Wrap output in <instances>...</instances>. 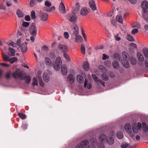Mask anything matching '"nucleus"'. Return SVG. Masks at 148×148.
I'll use <instances>...</instances> for the list:
<instances>
[{
	"mask_svg": "<svg viewBox=\"0 0 148 148\" xmlns=\"http://www.w3.org/2000/svg\"><path fill=\"white\" fill-rule=\"evenodd\" d=\"M2 57L3 60L5 62L9 61V56L7 55H6L3 53H2Z\"/></svg>",
	"mask_w": 148,
	"mask_h": 148,
	"instance_id": "nucleus-32",
	"label": "nucleus"
},
{
	"mask_svg": "<svg viewBox=\"0 0 148 148\" xmlns=\"http://www.w3.org/2000/svg\"><path fill=\"white\" fill-rule=\"evenodd\" d=\"M127 39L128 40L130 41H134V39L133 38V37L130 34L127 35Z\"/></svg>",
	"mask_w": 148,
	"mask_h": 148,
	"instance_id": "nucleus-39",
	"label": "nucleus"
},
{
	"mask_svg": "<svg viewBox=\"0 0 148 148\" xmlns=\"http://www.w3.org/2000/svg\"><path fill=\"white\" fill-rule=\"evenodd\" d=\"M109 56L105 54L103 55L102 59L103 60H105L106 59H108Z\"/></svg>",
	"mask_w": 148,
	"mask_h": 148,
	"instance_id": "nucleus-62",
	"label": "nucleus"
},
{
	"mask_svg": "<svg viewBox=\"0 0 148 148\" xmlns=\"http://www.w3.org/2000/svg\"><path fill=\"white\" fill-rule=\"evenodd\" d=\"M109 75L110 77L112 78H113L115 77L114 73L112 72H110L109 73Z\"/></svg>",
	"mask_w": 148,
	"mask_h": 148,
	"instance_id": "nucleus-63",
	"label": "nucleus"
},
{
	"mask_svg": "<svg viewBox=\"0 0 148 148\" xmlns=\"http://www.w3.org/2000/svg\"><path fill=\"white\" fill-rule=\"evenodd\" d=\"M77 81L80 83H82L84 81L83 78L81 75H78L77 77Z\"/></svg>",
	"mask_w": 148,
	"mask_h": 148,
	"instance_id": "nucleus-24",
	"label": "nucleus"
},
{
	"mask_svg": "<svg viewBox=\"0 0 148 148\" xmlns=\"http://www.w3.org/2000/svg\"><path fill=\"white\" fill-rule=\"evenodd\" d=\"M83 67L85 70L88 71L89 69V64L87 62H84L83 64Z\"/></svg>",
	"mask_w": 148,
	"mask_h": 148,
	"instance_id": "nucleus-17",
	"label": "nucleus"
},
{
	"mask_svg": "<svg viewBox=\"0 0 148 148\" xmlns=\"http://www.w3.org/2000/svg\"><path fill=\"white\" fill-rule=\"evenodd\" d=\"M121 147L122 148H130L131 147L129 144L124 143L121 145Z\"/></svg>",
	"mask_w": 148,
	"mask_h": 148,
	"instance_id": "nucleus-35",
	"label": "nucleus"
},
{
	"mask_svg": "<svg viewBox=\"0 0 148 148\" xmlns=\"http://www.w3.org/2000/svg\"><path fill=\"white\" fill-rule=\"evenodd\" d=\"M125 128L126 131L130 134V136L133 137L134 136V134L132 133V127L129 124H126L125 126Z\"/></svg>",
	"mask_w": 148,
	"mask_h": 148,
	"instance_id": "nucleus-5",
	"label": "nucleus"
},
{
	"mask_svg": "<svg viewBox=\"0 0 148 148\" xmlns=\"http://www.w3.org/2000/svg\"><path fill=\"white\" fill-rule=\"evenodd\" d=\"M25 19L27 21H29L30 20V17L29 15H26L25 17Z\"/></svg>",
	"mask_w": 148,
	"mask_h": 148,
	"instance_id": "nucleus-64",
	"label": "nucleus"
},
{
	"mask_svg": "<svg viewBox=\"0 0 148 148\" xmlns=\"http://www.w3.org/2000/svg\"><path fill=\"white\" fill-rule=\"evenodd\" d=\"M67 80L70 84H73L75 81V78L72 74H69L67 77Z\"/></svg>",
	"mask_w": 148,
	"mask_h": 148,
	"instance_id": "nucleus-11",
	"label": "nucleus"
},
{
	"mask_svg": "<svg viewBox=\"0 0 148 148\" xmlns=\"http://www.w3.org/2000/svg\"><path fill=\"white\" fill-rule=\"evenodd\" d=\"M33 85H37L38 84V81L35 77H34L33 79Z\"/></svg>",
	"mask_w": 148,
	"mask_h": 148,
	"instance_id": "nucleus-45",
	"label": "nucleus"
},
{
	"mask_svg": "<svg viewBox=\"0 0 148 148\" xmlns=\"http://www.w3.org/2000/svg\"><path fill=\"white\" fill-rule=\"evenodd\" d=\"M76 13L73 14V15L68 16L67 17V19L72 23H74L77 21V17L75 15Z\"/></svg>",
	"mask_w": 148,
	"mask_h": 148,
	"instance_id": "nucleus-6",
	"label": "nucleus"
},
{
	"mask_svg": "<svg viewBox=\"0 0 148 148\" xmlns=\"http://www.w3.org/2000/svg\"><path fill=\"white\" fill-rule=\"evenodd\" d=\"M21 42V39L20 38L18 39L16 41V43L18 45V46H19V47H21V46L20 44Z\"/></svg>",
	"mask_w": 148,
	"mask_h": 148,
	"instance_id": "nucleus-61",
	"label": "nucleus"
},
{
	"mask_svg": "<svg viewBox=\"0 0 148 148\" xmlns=\"http://www.w3.org/2000/svg\"><path fill=\"white\" fill-rule=\"evenodd\" d=\"M6 9V7L5 5L3 4H1L0 5V10H5Z\"/></svg>",
	"mask_w": 148,
	"mask_h": 148,
	"instance_id": "nucleus-55",
	"label": "nucleus"
},
{
	"mask_svg": "<svg viewBox=\"0 0 148 148\" xmlns=\"http://www.w3.org/2000/svg\"><path fill=\"white\" fill-rule=\"evenodd\" d=\"M104 64L106 66L109 67L111 66V64L110 62L109 61H106L104 62Z\"/></svg>",
	"mask_w": 148,
	"mask_h": 148,
	"instance_id": "nucleus-43",
	"label": "nucleus"
},
{
	"mask_svg": "<svg viewBox=\"0 0 148 148\" xmlns=\"http://www.w3.org/2000/svg\"><path fill=\"white\" fill-rule=\"evenodd\" d=\"M22 25L24 27H26L29 26V23L26 22H23V23Z\"/></svg>",
	"mask_w": 148,
	"mask_h": 148,
	"instance_id": "nucleus-57",
	"label": "nucleus"
},
{
	"mask_svg": "<svg viewBox=\"0 0 148 148\" xmlns=\"http://www.w3.org/2000/svg\"><path fill=\"white\" fill-rule=\"evenodd\" d=\"M61 72L63 75H65L67 73V69L66 66L65 65H63L61 66Z\"/></svg>",
	"mask_w": 148,
	"mask_h": 148,
	"instance_id": "nucleus-13",
	"label": "nucleus"
},
{
	"mask_svg": "<svg viewBox=\"0 0 148 148\" xmlns=\"http://www.w3.org/2000/svg\"><path fill=\"white\" fill-rule=\"evenodd\" d=\"M138 127L137 126H136L135 125H133L132 127V130L134 133H137L138 131Z\"/></svg>",
	"mask_w": 148,
	"mask_h": 148,
	"instance_id": "nucleus-37",
	"label": "nucleus"
},
{
	"mask_svg": "<svg viewBox=\"0 0 148 148\" xmlns=\"http://www.w3.org/2000/svg\"><path fill=\"white\" fill-rule=\"evenodd\" d=\"M143 51L145 57L148 58V49H143Z\"/></svg>",
	"mask_w": 148,
	"mask_h": 148,
	"instance_id": "nucleus-36",
	"label": "nucleus"
},
{
	"mask_svg": "<svg viewBox=\"0 0 148 148\" xmlns=\"http://www.w3.org/2000/svg\"><path fill=\"white\" fill-rule=\"evenodd\" d=\"M75 9L73 11V14L77 13L78 12L79 10V5L78 3H77L75 5Z\"/></svg>",
	"mask_w": 148,
	"mask_h": 148,
	"instance_id": "nucleus-29",
	"label": "nucleus"
},
{
	"mask_svg": "<svg viewBox=\"0 0 148 148\" xmlns=\"http://www.w3.org/2000/svg\"><path fill=\"white\" fill-rule=\"evenodd\" d=\"M59 10L60 13H65L66 12L65 6L63 3H61L59 5Z\"/></svg>",
	"mask_w": 148,
	"mask_h": 148,
	"instance_id": "nucleus-12",
	"label": "nucleus"
},
{
	"mask_svg": "<svg viewBox=\"0 0 148 148\" xmlns=\"http://www.w3.org/2000/svg\"><path fill=\"white\" fill-rule=\"evenodd\" d=\"M75 39V41L77 43H80L82 42L83 38L80 35H77Z\"/></svg>",
	"mask_w": 148,
	"mask_h": 148,
	"instance_id": "nucleus-19",
	"label": "nucleus"
},
{
	"mask_svg": "<svg viewBox=\"0 0 148 148\" xmlns=\"http://www.w3.org/2000/svg\"><path fill=\"white\" fill-rule=\"evenodd\" d=\"M71 32L72 35L75 36H76L79 34V28L75 24L73 25Z\"/></svg>",
	"mask_w": 148,
	"mask_h": 148,
	"instance_id": "nucleus-10",
	"label": "nucleus"
},
{
	"mask_svg": "<svg viewBox=\"0 0 148 148\" xmlns=\"http://www.w3.org/2000/svg\"><path fill=\"white\" fill-rule=\"evenodd\" d=\"M31 17L33 19H35L36 18V14L34 10L31 12Z\"/></svg>",
	"mask_w": 148,
	"mask_h": 148,
	"instance_id": "nucleus-47",
	"label": "nucleus"
},
{
	"mask_svg": "<svg viewBox=\"0 0 148 148\" xmlns=\"http://www.w3.org/2000/svg\"><path fill=\"white\" fill-rule=\"evenodd\" d=\"M97 145L98 148H105L104 145L103 143L97 144Z\"/></svg>",
	"mask_w": 148,
	"mask_h": 148,
	"instance_id": "nucleus-53",
	"label": "nucleus"
},
{
	"mask_svg": "<svg viewBox=\"0 0 148 148\" xmlns=\"http://www.w3.org/2000/svg\"><path fill=\"white\" fill-rule=\"evenodd\" d=\"M45 5L47 7H49L51 5V3L48 0L46 1L45 3Z\"/></svg>",
	"mask_w": 148,
	"mask_h": 148,
	"instance_id": "nucleus-46",
	"label": "nucleus"
},
{
	"mask_svg": "<svg viewBox=\"0 0 148 148\" xmlns=\"http://www.w3.org/2000/svg\"><path fill=\"white\" fill-rule=\"evenodd\" d=\"M99 69L103 73L105 72L106 71V69L105 67L102 65H100L99 67Z\"/></svg>",
	"mask_w": 148,
	"mask_h": 148,
	"instance_id": "nucleus-34",
	"label": "nucleus"
},
{
	"mask_svg": "<svg viewBox=\"0 0 148 148\" xmlns=\"http://www.w3.org/2000/svg\"><path fill=\"white\" fill-rule=\"evenodd\" d=\"M123 134L122 132H118L116 133V137L119 139H122L123 137Z\"/></svg>",
	"mask_w": 148,
	"mask_h": 148,
	"instance_id": "nucleus-31",
	"label": "nucleus"
},
{
	"mask_svg": "<svg viewBox=\"0 0 148 148\" xmlns=\"http://www.w3.org/2000/svg\"><path fill=\"white\" fill-rule=\"evenodd\" d=\"M58 48L63 52H66L68 50V48L67 46L64 44H59Z\"/></svg>",
	"mask_w": 148,
	"mask_h": 148,
	"instance_id": "nucleus-8",
	"label": "nucleus"
},
{
	"mask_svg": "<svg viewBox=\"0 0 148 148\" xmlns=\"http://www.w3.org/2000/svg\"><path fill=\"white\" fill-rule=\"evenodd\" d=\"M45 64L46 65L49 67H50L51 66L52 62L49 58L46 57L45 59Z\"/></svg>",
	"mask_w": 148,
	"mask_h": 148,
	"instance_id": "nucleus-15",
	"label": "nucleus"
},
{
	"mask_svg": "<svg viewBox=\"0 0 148 148\" xmlns=\"http://www.w3.org/2000/svg\"><path fill=\"white\" fill-rule=\"evenodd\" d=\"M9 49L10 53H8V54L11 56H14L15 53V50L13 49L10 47L9 48Z\"/></svg>",
	"mask_w": 148,
	"mask_h": 148,
	"instance_id": "nucleus-25",
	"label": "nucleus"
},
{
	"mask_svg": "<svg viewBox=\"0 0 148 148\" xmlns=\"http://www.w3.org/2000/svg\"><path fill=\"white\" fill-rule=\"evenodd\" d=\"M141 7L143 9L142 13L143 17L147 22H148V19L147 17V16L148 2L145 0L143 1L141 3Z\"/></svg>",
	"mask_w": 148,
	"mask_h": 148,
	"instance_id": "nucleus-1",
	"label": "nucleus"
},
{
	"mask_svg": "<svg viewBox=\"0 0 148 148\" xmlns=\"http://www.w3.org/2000/svg\"><path fill=\"white\" fill-rule=\"evenodd\" d=\"M62 64V60L60 57L57 58L56 60L53 61L52 65L54 69L56 71L59 70Z\"/></svg>",
	"mask_w": 148,
	"mask_h": 148,
	"instance_id": "nucleus-2",
	"label": "nucleus"
},
{
	"mask_svg": "<svg viewBox=\"0 0 148 148\" xmlns=\"http://www.w3.org/2000/svg\"><path fill=\"white\" fill-rule=\"evenodd\" d=\"M106 140L107 141L108 144L110 145H112L114 143V140L113 138L110 137L109 138H107Z\"/></svg>",
	"mask_w": 148,
	"mask_h": 148,
	"instance_id": "nucleus-22",
	"label": "nucleus"
},
{
	"mask_svg": "<svg viewBox=\"0 0 148 148\" xmlns=\"http://www.w3.org/2000/svg\"><path fill=\"white\" fill-rule=\"evenodd\" d=\"M43 78L45 81L46 82H48L49 80V77L48 74L46 73L43 74Z\"/></svg>",
	"mask_w": 148,
	"mask_h": 148,
	"instance_id": "nucleus-20",
	"label": "nucleus"
},
{
	"mask_svg": "<svg viewBox=\"0 0 148 148\" xmlns=\"http://www.w3.org/2000/svg\"><path fill=\"white\" fill-rule=\"evenodd\" d=\"M116 20L120 23H123V18L122 16L120 15H117L116 17Z\"/></svg>",
	"mask_w": 148,
	"mask_h": 148,
	"instance_id": "nucleus-33",
	"label": "nucleus"
},
{
	"mask_svg": "<svg viewBox=\"0 0 148 148\" xmlns=\"http://www.w3.org/2000/svg\"><path fill=\"white\" fill-rule=\"evenodd\" d=\"M138 29H134L132 31V34H134L137 33L138 32Z\"/></svg>",
	"mask_w": 148,
	"mask_h": 148,
	"instance_id": "nucleus-60",
	"label": "nucleus"
},
{
	"mask_svg": "<svg viewBox=\"0 0 148 148\" xmlns=\"http://www.w3.org/2000/svg\"><path fill=\"white\" fill-rule=\"evenodd\" d=\"M89 5L92 10H94L96 9L95 4L93 0H92L90 1Z\"/></svg>",
	"mask_w": 148,
	"mask_h": 148,
	"instance_id": "nucleus-14",
	"label": "nucleus"
},
{
	"mask_svg": "<svg viewBox=\"0 0 148 148\" xmlns=\"http://www.w3.org/2000/svg\"><path fill=\"white\" fill-rule=\"evenodd\" d=\"M106 138L107 137L104 134H101L99 137V141L102 142H103L105 141Z\"/></svg>",
	"mask_w": 148,
	"mask_h": 148,
	"instance_id": "nucleus-18",
	"label": "nucleus"
},
{
	"mask_svg": "<svg viewBox=\"0 0 148 148\" xmlns=\"http://www.w3.org/2000/svg\"><path fill=\"white\" fill-rule=\"evenodd\" d=\"M7 44L8 45H10L12 46L13 47H15L16 46V45L12 41H10L7 43Z\"/></svg>",
	"mask_w": 148,
	"mask_h": 148,
	"instance_id": "nucleus-44",
	"label": "nucleus"
},
{
	"mask_svg": "<svg viewBox=\"0 0 148 148\" xmlns=\"http://www.w3.org/2000/svg\"><path fill=\"white\" fill-rule=\"evenodd\" d=\"M137 56L139 60L141 62L143 61L144 58L143 56L140 53L138 52L137 53Z\"/></svg>",
	"mask_w": 148,
	"mask_h": 148,
	"instance_id": "nucleus-27",
	"label": "nucleus"
},
{
	"mask_svg": "<svg viewBox=\"0 0 148 148\" xmlns=\"http://www.w3.org/2000/svg\"><path fill=\"white\" fill-rule=\"evenodd\" d=\"M112 65L113 68L115 69H117L119 67V64L118 62L116 60L112 62Z\"/></svg>",
	"mask_w": 148,
	"mask_h": 148,
	"instance_id": "nucleus-26",
	"label": "nucleus"
},
{
	"mask_svg": "<svg viewBox=\"0 0 148 148\" xmlns=\"http://www.w3.org/2000/svg\"><path fill=\"white\" fill-rule=\"evenodd\" d=\"M84 146L81 143L79 144L76 147V148H84Z\"/></svg>",
	"mask_w": 148,
	"mask_h": 148,
	"instance_id": "nucleus-58",
	"label": "nucleus"
},
{
	"mask_svg": "<svg viewBox=\"0 0 148 148\" xmlns=\"http://www.w3.org/2000/svg\"><path fill=\"white\" fill-rule=\"evenodd\" d=\"M17 58L16 57H13L9 59V62L11 63H13L17 61Z\"/></svg>",
	"mask_w": 148,
	"mask_h": 148,
	"instance_id": "nucleus-42",
	"label": "nucleus"
},
{
	"mask_svg": "<svg viewBox=\"0 0 148 148\" xmlns=\"http://www.w3.org/2000/svg\"><path fill=\"white\" fill-rule=\"evenodd\" d=\"M64 38L66 39H68L69 37V35L68 32H65L64 33Z\"/></svg>",
	"mask_w": 148,
	"mask_h": 148,
	"instance_id": "nucleus-59",
	"label": "nucleus"
},
{
	"mask_svg": "<svg viewBox=\"0 0 148 148\" xmlns=\"http://www.w3.org/2000/svg\"><path fill=\"white\" fill-rule=\"evenodd\" d=\"M22 51L23 52H25L27 51V49L26 46L24 47L23 46H21L20 47Z\"/></svg>",
	"mask_w": 148,
	"mask_h": 148,
	"instance_id": "nucleus-54",
	"label": "nucleus"
},
{
	"mask_svg": "<svg viewBox=\"0 0 148 148\" xmlns=\"http://www.w3.org/2000/svg\"><path fill=\"white\" fill-rule=\"evenodd\" d=\"M16 14L18 17L19 18L23 17L24 16V15L23 12L19 9H18L17 10Z\"/></svg>",
	"mask_w": 148,
	"mask_h": 148,
	"instance_id": "nucleus-23",
	"label": "nucleus"
},
{
	"mask_svg": "<svg viewBox=\"0 0 148 148\" xmlns=\"http://www.w3.org/2000/svg\"><path fill=\"white\" fill-rule=\"evenodd\" d=\"M24 79L25 80V82L27 84H29L31 80V77L29 75H25Z\"/></svg>",
	"mask_w": 148,
	"mask_h": 148,
	"instance_id": "nucleus-30",
	"label": "nucleus"
},
{
	"mask_svg": "<svg viewBox=\"0 0 148 148\" xmlns=\"http://www.w3.org/2000/svg\"><path fill=\"white\" fill-rule=\"evenodd\" d=\"M121 62L125 67L127 68L129 67L130 65L128 62V60H122Z\"/></svg>",
	"mask_w": 148,
	"mask_h": 148,
	"instance_id": "nucleus-16",
	"label": "nucleus"
},
{
	"mask_svg": "<svg viewBox=\"0 0 148 148\" xmlns=\"http://www.w3.org/2000/svg\"><path fill=\"white\" fill-rule=\"evenodd\" d=\"M101 77L105 81H107L108 79V75L105 73V72L101 75Z\"/></svg>",
	"mask_w": 148,
	"mask_h": 148,
	"instance_id": "nucleus-28",
	"label": "nucleus"
},
{
	"mask_svg": "<svg viewBox=\"0 0 148 148\" xmlns=\"http://www.w3.org/2000/svg\"><path fill=\"white\" fill-rule=\"evenodd\" d=\"M81 143L83 144V145H84V147H85L89 143V142L87 140H85L82 141Z\"/></svg>",
	"mask_w": 148,
	"mask_h": 148,
	"instance_id": "nucleus-49",
	"label": "nucleus"
},
{
	"mask_svg": "<svg viewBox=\"0 0 148 148\" xmlns=\"http://www.w3.org/2000/svg\"><path fill=\"white\" fill-rule=\"evenodd\" d=\"M122 55L123 59L122 60H128L129 56L128 54L126 52L124 51L122 52Z\"/></svg>",
	"mask_w": 148,
	"mask_h": 148,
	"instance_id": "nucleus-21",
	"label": "nucleus"
},
{
	"mask_svg": "<svg viewBox=\"0 0 148 148\" xmlns=\"http://www.w3.org/2000/svg\"><path fill=\"white\" fill-rule=\"evenodd\" d=\"M29 31L30 33L34 36H36L37 34V28L34 24H32L30 26Z\"/></svg>",
	"mask_w": 148,
	"mask_h": 148,
	"instance_id": "nucleus-4",
	"label": "nucleus"
},
{
	"mask_svg": "<svg viewBox=\"0 0 148 148\" xmlns=\"http://www.w3.org/2000/svg\"><path fill=\"white\" fill-rule=\"evenodd\" d=\"M81 50L82 53L83 54H84L85 51V48L84 45L83 44H81Z\"/></svg>",
	"mask_w": 148,
	"mask_h": 148,
	"instance_id": "nucleus-48",
	"label": "nucleus"
},
{
	"mask_svg": "<svg viewBox=\"0 0 148 148\" xmlns=\"http://www.w3.org/2000/svg\"><path fill=\"white\" fill-rule=\"evenodd\" d=\"M90 12V9L84 7L82 8L80 11V14L84 16L88 14Z\"/></svg>",
	"mask_w": 148,
	"mask_h": 148,
	"instance_id": "nucleus-9",
	"label": "nucleus"
},
{
	"mask_svg": "<svg viewBox=\"0 0 148 148\" xmlns=\"http://www.w3.org/2000/svg\"><path fill=\"white\" fill-rule=\"evenodd\" d=\"M55 9V7L53 6L49 9H47L46 10V11L49 12H51L53 10H54Z\"/></svg>",
	"mask_w": 148,
	"mask_h": 148,
	"instance_id": "nucleus-50",
	"label": "nucleus"
},
{
	"mask_svg": "<svg viewBox=\"0 0 148 148\" xmlns=\"http://www.w3.org/2000/svg\"><path fill=\"white\" fill-rule=\"evenodd\" d=\"M13 75L14 78H18L20 79L23 80L25 78V75L21 71H20L19 69H17L13 73Z\"/></svg>",
	"mask_w": 148,
	"mask_h": 148,
	"instance_id": "nucleus-3",
	"label": "nucleus"
},
{
	"mask_svg": "<svg viewBox=\"0 0 148 148\" xmlns=\"http://www.w3.org/2000/svg\"><path fill=\"white\" fill-rule=\"evenodd\" d=\"M18 115L19 117L22 119H24L26 118V116L25 114L21 113H18Z\"/></svg>",
	"mask_w": 148,
	"mask_h": 148,
	"instance_id": "nucleus-41",
	"label": "nucleus"
},
{
	"mask_svg": "<svg viewBox=\"0 0 148 148\" xmlns=\"http://www.w3.org/2000/svg\"><path fill=\"white\" fill-rule=\"evenodd\" d=\"M40 78H41V77H40ZM39 83L40 85V86H41L42 87L44 86L45 85L44 83L43 82V81L41 79H40L39 80Z\"/></svg>",
	"mask_w": 148,
	"mask_h": 148,
	"instance_id": "nucleus-56",
	"label": "nucleus"
},
{
	"mask_svg": "<svg viewBox=\"0 0 148 148\" xmlns=\"http://www.w3.org/2000/svg\"><path fill=\"white\" fill-rule=\"evenodd\" d=\"M92 76L95 81L96 82H98L99 80V79L94 74H92Z\"/></svg>",
	"mask_w": 148,
	"mask_h": 148,
	"instance_id": "nucleus-51",
	"label": "nucleus"
},
{
	"mask_svg": "<svg viewBox=\"0 0 148 148\" xmlns=\"http://www.w3.org/2000/svg\"><path fill=\"white\" fill-rule=\"evenodd\" d=\"M64 57L66 59L67 61L70 62L71 61V59L69 56L66 53H64Z\"/></svg>",
	"mask_w": 148,
	"mask_h": 148,
	"instance_id": "nucleus-52",
	"label": "nucleus"
},
{
	"mask_svg": "<svg viewBox=\"0 0 148 148\" xmlns=\"http://www.w3.org/2000/svg\"><path fill=\"white\" fill-rule=\"evenodd\" d=\"M130 63L132 65H135L136 63V60L134 58H130Z\"/></svg>",
	"mask_w": 148,
	"mask_h": 148,
	"instance_id": "nucleus-38",
	"label": "nucleus"
},
{
	"mask_svg": "<svg viewBox=\"0 0 148 148\" xmlns=\"http://www.w3.org/2000/svg\"><path fill=\"white\" fill-rule=\"evenodd\" d=\"M39 16L40 19L43 21H45L47 19L48 15L47 14L40 11L39 12Z\"/></svg>",
	"mask_w": 148,
	"mask_h": 148,
	"instance_id": "nucleus-7",
	"label": "nucleus"
},
{
	"mask_svg": "<svg viewBox=\"0 0 148 148\" xmlns=\"http://www.w3.org/2000/svg\"><path fill=\"white\" fill-rule=\"evenodd\" d=\"M90 142L92 145H96L97 143H96V139L94 138H92L90 140Z\"/></svg>",
	"mask_w": 148,
	"mask_h": 148,
	"instance_id": "nucleus-40",
	"label": "nucleus"
}]
</instances>
